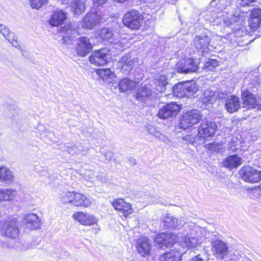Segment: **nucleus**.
<instances>
[{
    "label": "nucleus",
    "instance_id": "1",
    "mask_svg": "<svg viewBox=\"0 0 261 261\" xmlns=\"http://www.w3.org/2000/svg\"><path fill=\"white\" fill-rule=\"evenodd\" d=\"M186 236L180 241V245L185 248H193L199 246L206 238V231L193 222L184 225Z\"/></svg>",
    "mask_w": 261,
    "mask_h": 261
},
{
    "label": "nucleus",
    "instance_id": "2",
    "mask_svg": "<svg viewBox=\"0 0 261 261\" xmlns=\"http://www.w3.org/2000/svg\"><path fill=\"white\" fill-rule=\"evenodd\" d=\"M60 200L64 205L70 204L75 207H87L91 204V201L87 196L74 191L62 192L60 195Z\"/></svg>",
    "mask_w": 261,
    "mask_h": 261
},
{
    "label": "nucleus",
    "instance_id": "3",
    "mask_svg": "<svg viewBox=\"0 0 261 261\" xmlns=\"http://www.w3.org/2000/svg\"><path fill=\"white\" fill-rule=\"evenodd\" d=\"M102 8L100 9H91V11L87 13L81 22V29L92 30L96 25L103 21V14Z\"/></svg>",
    "mask_w": 261,
    "mask_h": 261
},
{
    "label": "nucleus",
    "instance_id": "4",
    "mask_svg": "<svg viewBox=\"0 0 261 261\" xmlns=\"http://www.w3.org/2000/svg\"><path fill=\"white\" fill-rule=\"evenodd\" d=\"M21 223L24 228L30 231L38 230L43 224L41 217L34 213H29L22 215Z\"/></svg>",
    "mask_w": 261,
    "mask_h": 261
},
{
    "label": "nucleus",
    "instance_id": "5",
    "mask_svg": "<svg viewBox=\"0 0 261 261\" xmlns=\"http://www.w3.org/2000/svg\"><path fill=\"white\" fill-rule=\"evenodd\" d=\"M217 125L215 122L203 121L198 127L197 138L205 140L212 137L215 134Z\"/></svg>",
    "mask_w": 261,
    "mask_h": 261
},
{
    "label": "nucleus",
    "instance_id": "6",
    "mask_svg": "<svg viewBox=\"0 0 261 261\" xmlns=\"http://www.w3.org/2000/svg\"><path fill=\"white\" fill-rule=\"evenodd\" d=\"M143 22V16L139 12L135 10L130 11L123 17L124 25L132 30H137Z\"/></svg>",
    "mask_w": 261,
    "mask_h": 261
},
{
    "label": "nucleus",
    "instance_id": "7",
    "mask_svg": "<svg viewBox=\"0 0 261 261\" xmlns=\"http://www.w3.org/2000/svg\"><path fill=\"white\" fill-rule=\"evenodd\" d=\"M202 119L199 112L193 110L185 113L180 119L179 127L182 129H187L197 124Z\"/></svg>",
    "mask_w": 261,
    "mask_h": 261
},
{
    "label": "nucleus",
    "instance_id": "8",
    "mask_svg": "<svg viewBox=\"0 0 261 261\" xmlns=\"http://www.w3.org/2000/svg\"><path fill=\"white\" fill-rule=\"evenodd\" d=\"M110 51L103 48L94 51L89 57L90 62L96 66H103L109 62L111 59Z\"/></svg>",
    "mask_w": 261,
    "mask_h": 261
},
{
    "label": "nucleus",
    "instance_id": "9",
    "mask_svg": "<svg viewBox=\"0 0 261 261\" xmlns=\"http://www.w3.org/2000/svg\"><path fill=\"white\" fill-rule=\"evenodd\" d=\"M240 174L246 182L256 183L261 179V172L249 166L242 167Z\"/></svg>",
    "mask_w": 261,
    "mask_h": 261
},
{
    "label": "nucleus",
    "instance_id": "10",
    "mask_svg": "<svg viewBox=\"0 0 261 261\" xmlns=\"http://www.w3.org/2000/svg\"><path fill=\"white\" fill-rule=\"evenodd\" d=\"M112 205L116 211L119 212L125 218L129 217L134 212L132 204L123 198L114 199Z\"/></svg>",
    "mask_w": 261,
    "mask_h": 261
},
{
    "label": "nucleus",
    "instance_id": "11",
    "mask_svg": "<svg viewBox=\"0 0 261 261\" xmlns=\"http://www.w3.org/2000/svg\"><path fill=\"white\" fill-rule=\"evenodd\" d=\"M64 43H68V41L76 37L77 34L83 33L80 26L75 23L68 24L61 29Z\"/></svg>",
    "mask_w": 261,
    "mask_h": 261
},
{
    "label": "nucleus",
    "instance_id": "12",
    "mask_svg": "<svg viewBox=\"0 0 261 261\" xmlns=\"http://www.w3.org/2000/svg\"><path fill=\"white\" fill-rule=\"evenodd\" d=\"M198 66L192 58L179 61L176 65V70L179 73H188L195 72Z\"/></svg>",
    "mask_w": 261,
    "mask_h": 261
},
{
    "label": "nucleus",
    "instance_id": "13",
    "mask_svg": "<svg viewBox=\"0 0 261 261\" xmlns=\"http://www.w3.org/2000/svg\"><path fill=\"white\" fill-rule=\"evenodd\" d=\"M73 218L81 224L85 226H91L98 222V219L94 216L88 213L77 212L72 215Z\"/></svg>",
    "mask_w": 261,
    "mask_h": 261
},
{
    "label": "nucleus",
    "instance_id": "14",
    "mask_svg": "<svg viewBox=\"0 0 261 261\" xmlns=\"http://www.w3.org/2000/svg\"><path fill=\"white\" fill-rule=\"evenodd\" d=\"M93 48L92 44L90 42L89 38L86 37H80L78 39L75 47V51L80 57H85L92 50Z\"/></svg>",
    "mask_w": 261,
    "mask_h": 261
},
{
    "label": "nucleus",
    "instance_id": "15",
    "mask_svg": "<svg viewBox=\"0 0 261 261\" xmlns=\"http://www.w3.org/2000/svg\"><path fill=\"white\" fill-rule=\"evenodd\" d=\"M212 246V252L217 258L222 259L228 254V246L226 243L221 240L214 241Z\"/></svg>",
    "mask_w": 261,
    "mask_h": 261
},
{
    "label": "nucleus",
    "instance_id": "16",
    "mask_svg": "<svg viewBox=\"0 0 261 261\" xmlns=\"http://www.w3.org/2000/svg\"><path fill=\"white\" fill-rule=\"evenodd\" d=\"M180 109L179 105L174 103H170L160 109L158 115L161 119H167L176 115Z\"/></svg>",
    "mask_w": 261,
    "mask_h": 261
},
{
    "label": "nucleus",
    "instance_id": "17",
    "mask_svg": "<svg viewBox=\"0 0 261 261\" xmlns=\"http://www.w3.org/2000/svg\"><path fill=\"white\" fill-rule=\"evenodd\" d=\"M136 247L138 252L142 256L146 257L150 254L151 242L147 237H142L138 240Z\"/></svg>",
    "mask_w": 261,
    "mask_h": 261
},
{
    "label": "nucleus",
    "instance_id": "18",
    "mask_svg": "<svg viewBox=\"0 0 261 261\" xmlns=\"http://www.w3.org/2000/svg\"><path fill=\"white\" fill-rule=\"evenodd\" d=\"M210 39L206 35L196 36L194 45L198 51L207 54L209 51L208 46Z\"/></svg>",
    "mask_w": 261,
    "mask_h": 261
},
{
    "label": "nucleus",
    "instance_id": "19",
    "mask_svg": "<svg viewBox=\"0 0 261 261\" xmlns=\"http://www.w3.org/2000/svg\"><path fill=\"white\" fill-rule=\"evenodd\" d=\"M119 64L124 71L128 72L138 64V61L137 58L132 57L130 55H126L122 58Z\"/></svg>",
    "mask_w": 261,
    "mask_h": 261
},
{
    "label": "nucleus",
    "instance_id": "20",
    "mask_svg": "<svg viewBox=\"0 0 261 261\" xmlns=\"http://www.w3.org/2000/svg\"><path fill=\"white\" fill-rule=\"evenodd\" d=\"M225 107L227 112L230 113L237 112L241 108L240 98L234 95L228 97L226 99Z\"/></svg>",
    "mask_w": 261,
    "mask_h": 261
},
{
    "label": "nucleus",
    "instance_id": "21",
    "mask_svg": "<svg viewBox=\"0 0 261 261\" xmlns=\"http://www.w3.org/2000/svg\"><path fill=\"white\" fill-rule=\"evenodd\" d=\"M96 73L105 82L114 83L117 81L115 74L109 68L97 69Z\"/></svg>",
    "mask_w": 261,
    "mask_h": 261
},
{
    "label": "nucleus",
    "instance_id": "22",
    "mask_svg": "<svg viewBox=\"0 0 261 261\" xmlns=\"http://www.w3.org/2000/svg\"><path fill=\"white\" fill-rule=\"evenodd\" d=\"M243 99V107L247 109L256 108L257 101L253 95L248 91H245L242 93Z\"/></svg>",
    "mask_w": 261,
    "mask_h": 261
},
{
    "label": "nucleus",
    "instance_id": "23",
    "mask_svg": "<svg viewBox=\"0 0 261 261\" xmlns=\"http://www.w3.org/2000/svg\"><path fill=\"white\" fill-rule=\"evenodd\" d=\"M2 229L5 236L14 238L16 233V220L13 219L5 221Z\"/></svg>",
    "mask_w": 261,
    "mask_h": 261
},
{
    "label": "nucleus",
    "instance_id": "24",
    "mask_svg": "<svg viewBox=\"0 0 261 261\" xmlns=\"http://www.w3.org/2000/svg\"><path fill=\"white\" fill-rule=\"evenodd\" d=\"M66 17V14L63 11H57L51 16L49 20V23L53 27H57L62 24Z\"/></svg>",
    "mask_w": 261,
    "mask_h": 261
},
{
    "label": "nucleus",
    "instance_id": "25",
    "mask_svg": "<svg viewBox=\"0 0 261 261\" xmlns=\"http://www.w3.org/2000/svg\"><path fill=\"white\" fill-rule=\"evenodd\" d=\"M242 160L237 155H232L227 157L223 161V166L229 169L235 168L240 166Z\"/></svg>",
    "mask_w": 261,
    "mask_h": 261
},
{
    "label": "nucleus",
    "instance_id": "26",
    "mask_svg": "<svg viewBox=\"0 0 261 261\" xmlns=\"http://www.w3.org/2000/svg\"><path fill=\"white\" fill-rule=\"evenodd\" d=\"M14 176L12 171L6 166H0V181L6 183L13 181Z\"/></svg>",
    "mask_w": 261,
    "mask_h": 261
},
{
    "label": "nucleus",
    "instance_id": "27",
    "mask_svg": "<svg viewBox=\"0 0 261 261\" xmlns=\"http://www.w3.org/2000/svg\"><path fill=\"white\" fill-rule=\"evenodd\" d=\"M152 95L150 86L142 85L136 93V99L144 101L149 99Z\"/></svg>",
    "mask_w": 261,
    "mask_h": 261
},
{
    "label": "nucleus",
    "instance_id": "28",
    "mask_svg": "<svg viewBox=\"0 0 261 261\" xmlns=\"http://www.w3.org/2000/svg\"><path fill=\"white\" fill-rule=\"evenodd\" d=\"M154 82L158 91L163 93L165 91L166 86L167 85V78L165 75L160 74L155 75Z\"/></svg>",
    "mask_w": 261,
    "mask_h": 261
},
{
    "label": "nucleus",
    "instance_id": "29",
    "mask_svg": "<svg viewBox=\"0 0 261 261\" xmlns=\"http://www.w3.org/2000/svg\"><path fill=\"white\" fill-rule=\"evenodd\" d=\"M180 253L174 249L166 252L161 256V261H178L180 257Z\"/></svg>",
    "mask_w": 261,
    "mask_h": 261
},
{
    "label": "nucleus",
    "instance_id": "30",
    "mask_svg": "<svg viewBox=\"0 0 261 261\" xmlns=\"http://www.w3.org/2000/svg\"><path fill=\"white\" fill-rule=\"evenodd\" d=\"M66 4L70 5L75 14L79 15L84 12L85 6L83 0L67 2Z\"/></svg>",
    "mask_w": 261,
    "mask_h": 261
},
{
    "label": "nucleus",
    "instance_id": "31",
    "mask_svg": "<svg viewBox=\"0 0 261 261\" xmlns=\"http://www.w3.org/2000/svg\"><path fill=\"white\" fill-rule=\"evenodd\" d=\"M136 83L127 78H123L119 83L118 86L120 91L126 92L132 90L136 86Z\"/></svg>",
    "mask_w": 261,
    "mask_h": 261
},
{
    "label": "nucleus",
    "instance_id": "32",
    "mask_svg": "<svg viewBox=\"0 0 261 261\" xmlns=\"http://www.w3.org/2000/svg\"><path fill=\"white\" fill-rule=\"evenodd\" d=\"M147 130L148 133L153 136L156 138L159 139L160 140L163 141L166 144H169L170 142V140L169 138L162 134L160 132L157 130L155 127L151 125H149L147 126Z\"/></svg>",
    "mask_w": 261,
    "mask_h": 261
},
{
    "label": "nucleus",
    "instance_id": "33",
    "mask_svg": "<svg viewBox=\"0 0 261 261\" xmlns=\"http://www.w3.org/2000/svg\"><path fill=\"white\" fill-rule=\"evenodd\" d=\"M201 101L204 103H213L217 98V95L215 92L211 90H205L200 97Z\"/></svg>",
    "mask_w": 261,
    "mask_h": 261
},
{
    "label": "nucleus",
    "instance_id": "34",
    "mask_svg": "<svg viewBox=\"0 0 261 261\" xmlns=\"http://www.w3.org/2000/svg\"><path fill=\"white\" fill-rule=\"evenodd\" d=\"M185 96L191 97L196 93L198 90V87L195 82H187L185 83Z\"/></svg>",
    "mask_w": 261,
    "mask_h": 261
},
{
    "label": "nucleus",
    "instance_id": "35",
    "mask_svg": "<svg viewBox=\"0 0 261 261\" xmlns=\"http://www.w3.org/2000/svg\"><path fill=\"white\" fill-rule=\"evenodd\" d=\"M163 223L166 227L176 228L181 225V222L173 216H167L164 218Z\"/></svg>",
    "mask_w": 261,
    "mask_h": 261
},
{
    "label": "nucleus",
    "instance_id": "36",
    "mask_svg": "<svg viewBox=\"0 0 261 261\" xmlns=\"http://www.w3.org/2000/svg\"><path fill=\"white\" fill-rule=\"evenodd\" d=\"M15 197V190L11 189L0 190V202L12 200Z\"/></svg>",
    "mask_w": 261,
    "mask_h": 261
},
{
    "label": "nucleus",
    "instance_id": "37",
    "mask_svg": "<svg viewBox=\"0 0 261 261\" xmlns=\"http://www.w3.org/2000/svg\"><path fill=\"white\" fill-rule=\"evenodd\" d=\"M97 36L103 40H109L112 39L114 34L112 30L107 28H104L99 31L97 33Z\"/></svg>",
    "mask_w": 261,
    "mask_h": 261
},
{
    "label": "nucleus",
    "instance_id": "38",
    "mask_svg": "<svg viewBox=\"0 0 261 261\" xmlns=\"http://www.w3.org/2000/svg\"><path fill=\"white\" fill-rule=\"evenodd\" d=\"M185 83H179L173 87V94L177 97L185 96L186 92L185 89Z\"/></svg>",
    "mask_w": 261,
    "mask_h": 261
},
{
    "label": "nucleus",
    "instance_id": "39",
    "mask_svg": "<svg viewBox=\"0 0 261 261\" xmlns=\"http://www.w3.org/2000/svg\"><path fill=\"white\" fill-rule=\"evenodd\" d=\"M0 32L11 43L13 44L16 41L14 39L13 33L9 32L7 28L3 27V25H0Z\"/></svg>",
    "mask_w": 261,
    "mask_h": 261
},
{
    "label": "nucleus",
    "instance_id": "40",
    "mask_svg": "<svg viewBox=\"0 0 261 261\" xmlns=\"http://www.w3.org/2000/svg\"><path fill=\"white\" fill-rule=\"evenodd\" d=\"M111 43H113L114 44V47L115 49H118L120 51H122L124 50L126 47H128V43L126 40H117V39H115L114 38L112 39V40L111 41Z\"/></svg>",
    "mask_w": 261,
    "mask_h": 261
},
{
    "label": "nucleus",
    "instance_id": "41",
    "mask_svg": "<svg viewBox=\"0 0 261 261\" xmlns=\"http://www.w3.org/2000/svg\"><path fill=\"white\" fill-rule=\"evenodd\" d=\"M177 241H179V237L176 234L166 233V246H171Z\"/></svg>",
    "mask_w": 261,
    "mask_h": 261
},
{
    "label": "nucleus",
    "instance_id": "42",
    "mask_svg": "<svg viewBox=\"0 0 261 261\" xmlns=\"http://www.w3.org/2000/svg\"><path fill=\"white\" fill-rule=\"evenodd\" d=\"M154 244L161 248L164 245L166 246V233H161L156 236L154 239Z\"/></svg>",
    "mask_w": 261,
    "mask_h": 261
},
{
    "label": "nucleus",
    "instance_id": "43",
    "mask_svg": "<svg viewBox=\"0 0 261 261\" xmlns=\"http://www.w3.org/2000/svg\"><path fill=\"white\" fill-rule=\"evenodd\" d=\"M218 65V61L217 60L209 59L204 63L203 68L208 70H212Z\"/></svg>",
    "mask_w": 261,
    "mask_h": 261
},
{
    "label": "nucleus",
    "instance_id": "44",
    "mask_svg": "<svg viewBox=\"0 0 261 261\" xmlns=\"http://www.w3.org/2000/svg\"><path fill=\"white\" fill-rule=\"evenodd\" d=\"M48 0H30L31 7L33 9H39L45 4Z\"/></svg>",
    "mask_w": 261,
    "mask_h": 261
},
{
    "label": "nucleus",
    "instance_id": "45",
    "mask_svg": "<svg viewBox=\"0 0 261 261\" xmlns=\"http://www.w3.org/2000/svg\"><path fill=\"white\" fill-rule=\"evenodd\" d=\"M83 177L85 180L94 183L95 181L94 172L91 170H87L85 171Z\"/></svg>",
    "mask_w": 261,
    "mask_h": 261
},
{
    "label": "nucleus",
    "instance_id": "46",
    "mask_svg": "<svg viewBox=\"0 0 261 261\" xmlns=\"http://www.w3.org/2000/svg\"><path fill=\"white\" fill-rule=\"evenodd\" d=\"M261 24V18H250L249 25L253 29H256Z\"/></svg>",
    "mask_w": 261,
    "mask_h": 261
},
{
    "label": "nucleus",
    "instance_id": "47",
    "mask_svg": "<svg viewBox=\"0 0 261 261\" xmlns=\"http://www.w3.org/2000/svg\"><path fill=\"white\" fill-rule=\"evenodd\" d=\"M182 140L186 144H194L196 140H199V138H197V136L195 137L192 135H187L183 137Z\"/></svg>",
    "mask_w": 261,
    "mask_h": 261
},
{
    "label": "nucleus",
    "instance_id": "48",
    "mask_svg": "<svg viewBox=\"0 0 261 261\" xmlns=\"http://www.w3.org/2000/svg\"><path fill=\"white\" fill-rule=\"evenodd\" d=\"M205 147L211 152H215L219 149V145L216 143H212L207 144Z\"/></svg>",
    "mask_w": 261,
    "mask_h": 261
},
{
    "label": "nucleus",
    "instance_id": "49",
    "mask_svg": "<svg viewBox=\"0 0 261 261\" xmlns=\"http://www.w3.org/2000/svg\"><path fill=\"white\" fill-rule=\"evenodd\" d=\"M250 18H261V10H260L259 9H253L251 12Z\"/></svg>",
    "mask_w": 261,
    "mask_h": 261
},
{
    "label": "nucleus",
    "instance_id": "50",
    "mask_svg": "<svg viewBox=\"0 0 261 261\" xmlns=\"http://www.w3.org/2000/svg\"><path fill=\"white\" fill-rule=\"evenodd\" d=\"M217 21H216L217 23L221 24V20H223L224 23L227 26H228L231 23L229 18H225L224 16L222 17V15L218 16L217 17Z\"/></svg>",
    "mask_w": 261,
    "mask_h": 261
},
{
    "label": "nucleus",
    "instance_id": "51",
    "mask_svg": "<svg viewBox=\"0 0 261 261\" xmlns=\"http://www.w3.org/2000/svg\"><path fill=\"white\" fill-rule=\"evenodd\" d=\"M37 129L39 130V132L40 133V135L41 136H43V137L46 136V133H48L49 132L48 130H47L45 127L42 125V124H39L37 126Z\"/></svg>",
    "mask_w": 261,
    "mask_h": 261
},
{
    "label": "nucleus",
    "instance_id": "52",
    "mask_svg": "<svg viewBox=\"0 0 261 261\" xmlns=\"http://www.w3.org/2000/svg\"><path fill=\"white\" fill-rule=\"evenodd\" d=\"M107 2V0H94L93 8L92 9L96 10V8L102 5Z\"/></svg>",
    "mask_w": 261,
    "mask_h": 261
},
{
    "label": "nucleus",
    "instance_id": "53",
    "mask_svg": "<svg viewBox=\"0 0 261 261\" xmlns=\"http://www.w3.org/2000/svg\"><path fill=\"white\" fill-rule=\"evenodd\" d=\"M39 244V241H38L37 240H35V241H34L32 243H31V244L29 245L27 247V248H34V247H36Z\"/></svg>",
    "mask_w": 261,
    "mask_h": 261
},
{
    "label": "nucleus",
    "instance_id": "54",
    "mask_svg": "<svg viewBox=\"0 0 261 261\" xmlns=\"http://www.w3.org/2000/svg\"><path fill=\"white\" fill-rule=\"evenodd\" d=\"M19 49L22 56H26L28 55V51L24 48H23L19 45H17V49Z\"/></svg>",
    "mask_w": 261,
    "mask_h": 261
},
{
    "label": "nucleus",
    "instance_id": "55",
    "mask_svg": "<svg viewBox=\"0 0 261 261\" xmlns=\"http://www.w3.org/2000/svg\"><path fill=\"white\" fill-rule=\"evenodd\" d=\"M256 0H241L242 4L241 5L243 6L245 5H248L251 3H253L255 2Z\"/></svg>",
    "mask_w": 261,
    "mask_h": 261
},
{
    "label": "nucleus",
    "instance_id": "56",
    "mask_svg": "<svg viewBox=\"0 0 261 261\" xmlns=\"http://www.w3.org/2000/svg\"><path fill=\"white\" fill-rule=\"evenodd\" d=\"M190 261H203L201 258L200 255H197V256L192 258Z\"/></svg>",
    "mask_w": 261,
    "mask_h": 261
},
{
    "label": "nucleus",
    "instance_id": "57",
    "mask_svg": "<svg viewBox=\"0 0 261 261\" xmlns=\"http://www.w3.org/2000/svg\"><path fill=\"white\" fill-rule=\"evenodd\" d=\"M237 140V138H234V139H232V143H237L236 145H234V147L233 148H232V147H231V148H232V150H237L238 149V147L237 146L238 145Z\"/></svg>",
    "mask_w": 261,
    "mask_h": 261
},
{
    "label": "nucleus",
    "instance_id": "58",
    "mask_svg": "<svg viewBox=\"0 0 261 261\" xmlns=\"http://www.w3.org/2000/svg\"><path fill=\"white\" fill-rule=\"evenodd\" d=\"M257 109L261 111V98H259L257 101Z\"/></svg>",
    "mask_w": 261,
    "mask_h": 261
},
{
    "label": "nucleus",
    "instance_id": "59",
    "mask_svg": "<svg viewBox=\"0 0 261 261\" xmlns=\"http://www.w3.org/2000/svg\"><path fill=\"white\" fill-rule=\"evenodd\" d=\"M118 2H120V3H123L124 2V1H125L126 0H117Z\"/></svg>",
    "mask_w": 261,
    "mask_h": 261
},
{
    "label": "nucleus",
    "instance_id": "60",
    "mask_svg": "<svg viewBox=\"0 0 261 261\" xmlns=\"http://www.w3.org/2000/svg\"><path fill=\"white\" fill-rule=\"evenodd\" d=\"M230 261H234V260H232V259H231Z\"/></svg>",
    "mask_w": 261,
    "mask_h": 261
},
{
    "label": "nucleus",
    "instance_id": "61",
    "mask_svg": "<svg viewBox=\"0 0 261 261\" xmlns=\"http://www.w3.org/2000/svg\"><path fill=\"white\" fill-rule=\"evenodd\" d=\"M129 261H135V260H133V259H131Z\"/></svg>",
    "mask_w": 261,
    "mask_h": 261
}]
</instances>
